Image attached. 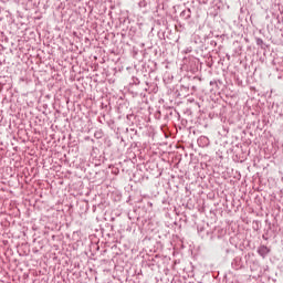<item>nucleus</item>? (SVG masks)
Segmentation results:
<instances>
[{
    "label": "nucleus",
    "mask_w": 283,
    "mask_h": 283,
    "mask_svg": "<svg viewBox=\"0 0 283 283\" xmlns=\"http://www.w3.org/2000/svg\"><path fill=\"white\" fill-rule=\"evenodd\" d=\"M256 45H264V40L258 38L256 39Z\"/></svg>",
    "instance_id": "nucleus-4"
},
{
    "label": "nucleus",
    "mask_w": 283,
    "mask_h": 283,
    "mask_svg": "<svg viewBox=\"0 0 283 283\" xmlns=\"http://www.w3.org/2000/svg\"><path fill=\"white\" fill-rule=\"evenodd\" d=\"M258 253L259 255H261V258H266L268 254L271 253V249H269V247L266 245H261L258 248Z\"/></svg>",
    "instance_id": "nucleus-1"
},
{
    "label": "nucleus",
    "mask_w": 283,
    "mask_h": 283,
    "mask_svg": "<svg viewBox=\"0 0 283 283\" xmlns=\"http://www.w3.org/2000/svg\"><path fill=\"white\" fill-rule=\"evenodd\" d=\"M212 44H214V45H216V42H212Z\"/></svg>",
    "instance_id": "nucleus-6"
},
{
    "label": "nucleus",
    "mask_w": 283,
    "mask_h": 283,
    "mask_svg": "<svg viewBox=\"0 0 283 283\" xmlns=\"http://www.w3.org/2000/svg\"><path fill=\"white\" fill-rule=\"evenodd\" d=\"M262 238H263V240H269V237H268V234L265 233V234H263L262 235Z\"/></svg>",
    "instance_id": "nucleus-5"
},
{
    "label": "nucleus",
    "mask_w": 283,
    "mask_h": 283,
    "mask_svg": "<svg viewBox=\"0 0 283 283\" xmlns=\"http://www.w3.org/2000/svg\"><path fill=\"white\" fill-rule=\"evenodd\" d=\"M228 56V59H230V56L229 55H227Z\"/></svg>",
    "instance_id": "nucleus-7"
},
{
    "label": "nucleus",
    "mask_w": 283,
    "mask_h": 283,
    "mask_svg": "<svg viewBox=\"0 0 283 283\" xmlns=\"http://www.w3.org/2000/svg\"><path fill=\"white\" fill-rule=\"evenodd\" d=\"M94 137L95 138H103V130H96L95 134H94Z\"/></svg>",
    "instance_id": "nucleus-3"
},
{
    "label": "nucleus",
    "mask_w": 283,
    "mask_h": 283,
    "mask_svg": "<svg viewBox=\"0 0 283 283\" xmlns=\"http://www.w3.org/2000/svg\"><path fill=\"white\" fill-rule=\"evenodd\" d=\"M180 17L185 19V21H189V19H191V9L181 11Z\"/></svg>",
    "instance_id": "nucleus-2"
}]
</instances>
